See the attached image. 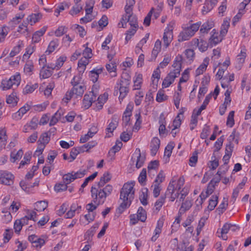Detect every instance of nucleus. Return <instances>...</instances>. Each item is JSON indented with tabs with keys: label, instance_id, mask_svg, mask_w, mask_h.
Wrapping results in <instances>:
<instances>
[{
	"label": "nucleus",
	"instance_id": "obj_1",
	"mask_svg": "<svg viewBox=\"0 0 251 251\" xmlns=\"http://www.w3.org/2000/svg\"><path fill=\"white\" fill-rule=\"evenodd\" d=\"M134 182L126 183L124 184L121 190L120 200L122 201L118 208V210L121 213L127 208L131 204L134 198Z\"/></svg>",
	"mask_w": 251,
	"mask_h": 251
},
{
	"label": "nucleus",
	"instance_id": "obj_2",
	"mask_svg": "<svg viewBox=\"0 0 251 251\" xmlns=\"http://www.w3.org/2000/svg\"><path fill=\"white\" fill-rule=\"evenodd\" d=\"M81 78L79 76H75L71 81V84L73 88L68 91L64 97L62 99V101L67 103L71 99H77L82 96L84 91L86 90L85 85L80 82Z\"/></svg>",
	"mask_w": 251,
	"mask_h": 251
},
{
	"label": "nucleus",
	"instance_id": "obj_3",
	"mask_svg": "<svg viewBox=\"0 0 251 251\" xmlns=\"http://www.w3.org/2000/svg\"><path fill=\"white\" fill-rule=\"evenodd\" d=\"M112 190L113 187L109 184L102 189L92 186L91 190L92 201L97 205L103 203L106 197L111 194Z\"/></svg>",
	"mask_w": 251,
	"mask_h": 251
},
{
	"label": "nucleus",
	"instance_id": "obj_4",
	"mask_svg": "<svg viewBox=\"0 0 251 251\" xmlns=\"http://www.w3.org/2000/svg\"><path fill=\"white\" fill-rule=\"evenodd\" d=\"M201 24V22H199L189 25H183L182 26V30L178 36V41L182 42L189 40L199 30Z\"/></svg>",
	"mask_w": 251,
	"mask_h": 251
},
{
	"label": "nucleus",
	"instance_id": "obj_5",
	"mask_svg": "<svg viewBox=\"0 0 251 251\" xmlns=\"http://www.w3.org/2000/svg\"><path fill=\"white\" fill-rule=\"evenodd\" d=\"M130 81L126 78H122L119 81L117 82L115 86V91H119L120 95L119 100H123L127 95L129 92Z\"/></svg>",
	"mask_w": 251,
	"mask_h": 251
},
{
	"label": "nucleus",
	"instance_id": "obj_6",
	"mask_svg": "<svg viewBox=\"0 0 251 251\" xmlns=\"http://www.w3.org/2000/svg\"><path fill=\"white\" fill-rule=\"evenodd\" d=\"M21 76L19 74L12 75L8 79L2 80L1 82V87L2 90H7L11 88L13 86L17 87L20 83Z\"/></svg>",
	"mask_w": 251,
	"mask_h": 251
},
{
	"label": "nucleus",
	"instance_id": "obj_7",
	"mask_svg": "<svg viewBox=\"0 0 251 251\" xmlns=\"http://www.w3.org/2000/svg\"><path fill=\"white\" fill-rule=\"evenodd\" d=\"M185 179L183 176H180L179 178L174 176L170 181L167 188V190L169 193H172V191H178L183 186Z\"/></svg>",
	"mask_w": 251,
	"mask_h": 251
},
{
	"label": "nucleus",
	"instance_id": "obj_8",
	"mask_svg": "<svg viewBox=\"0 0 251 251\" xmlns=\"http://www.w3.org/2000/svg\"><path fill=\"white\" fill-rule=\"evenodd\" d=\"M86 173L87 171L84 170L75 173L73 172L71 173H68L63 176V180L64 182L68 185L75 179L83 177L86 175Z\"/></svg>",
	"mask_w": 251,
	"mask_h": 251
},
{
	"label": "nucleus",
	"instance_id": "obj_9",
	"mask_svg": "<svg viewBox=\"0 0 251 251\" xmlns=\"http://www.w3.org/2000/svg\"><path fill=\"white\" fill-rule=\"evenodd\" d=\"M14 175L6 170H0V184L10 186L14 183Z\"/></svg>",
	"mask_w": 251,
	"mask_h": 251
},
{
	"label": "nucleus",
	"instance_id": "obj_10",
	"mask_svg": "<svg viewBox=\"0 0 251 251\" xmlns=\"http://www.w3.org/2000/svg\"><path fill=\"white\" fill-rule=\"evenodd\" d=\"M145 160V156L141 154L139 149H136L131 157L132 165L135 164L136 168L139 169L143 166Z\"/></svg>",
	"mask_w": 251,
	"mask_h": 251
},
{
	"label": "nucleus",
	"instance_id": "obj_11",
	"mask_svg": "<svg viewBox=\"0 0 251 251\" xmlns=\"http://www.w3.org/2000/svg\"><path fill=\"white\" fill-rule=\"evenodd\" d=\"M173 27L172 25H169L165 29L163 37V41L164 46L166 48L169 47L171 42L172 41L173 39Z\"/></svg>",
	"mask_w": 251,
	"mask_h": 251
},
{
	"label": "nucleus",
	"instance_id": "obj_12",
	"mask_svg": "<svg viewBox=\"0 0 251 251\" xmlns=\"http://www.w3.org/2000/svg\"><path fill=\"white\" fill-rule=\"evenodd\" d=\"M192 44L197 46L199 50L201 52L205 51L208 48L209 43H207L205 40H203L201 36L200 37V39L194 38L192 40Z\"/></svg>",
	"mask_w": 251,
	"mask_h": 251
},
{
	"label": "nucleus",
	"instance_id": "obj_13",
	"mask_svg": "<svg viewBox=\"0 0 251 251\" xmlns=\"http://www.w3.org/2000/svg\"><path fill=\"white\" fill-rule=\"evenodd\" d=\"M96 100V96L93 92H90L88 94H86L83 100V106L85 109L89 108L92 105L93 102Z\"/></svg>",
	"mask_w": 251,
	"mask_h": 251
},
{
	"label": "nucleus",
	"instance_id": "obj_14",
	"mask_svg": "<svg viewBox=\"0 0 251 251\" xmlns=\"http://www.w3.org/2000/svg\"><path fill=\"white\" fill-rule=\"evenodd\" d=\"M30 106L28 104H25L17 112L12 114L13 119L18 121L22 119L23 116L30 109Z\"/></svg>",
	"mask_w": 251,
	"mask_h": 251
},
{
	"label": "nucleus",
	"instance_id": "obj_15",
	"mask_svg": "<svg viewBox=\"0 0 251 251\" xmlns=\"http://www.w3.org/2000/svg\"><path fill=\"white\" fill-rule=\"evenodd\" d=\"M28 240L32 243L33 247L36 249L41 248L45 243V241L43 239L39 238L34 234L29 236Z\"/></svg>",
	"mask_w": 251,
	"mask_h": 251
},
{
	"label": "nucleus",
	"instance_id": "obj_16",
	"mask_svg": "<svg viewBox=\"0 0 251 251\" xmlns=\"http://www.w3.org/2000/svg\"><path fill=\"white\" fill-rule=\"evenodd\" d=\"M179 75L176 74L175 73L171 71L170 73L167 75L163 81V87L167 88L169 87L174 82L175 78Z\"/></svg>",
	"mask_w": 251,
	"mask_h": 251
},
{
	"label": "nucleus",
	"instance_id": "obj_17",
	"mask_svg": "<svg viewBox=\"0 0 251 251\" xmlns=\"http://www.w3.org/2000/svg\"><path fill=\"white\" fill-rule=\"evenodd\" d=\"M131 115V109L127 107L124 113L123 116V125L128 130L130 126V118Z\"/></svg>",
	"mask_w": 251,
	"mask_h": 251
},
{
	"label": "nucleus",
	"instance_id": "obj_18",
	"mask_svg": "<svg viewBox=\"0 0 251 251\" xmlns=\"http://www.w3.org/2000/svg\"><path fill=\"white\" fill-rule=\"evenodd\" d=\"M182 63V57L181 55H177L172 65L174 70L172 72L175 73L176 74L179 75L181 70V65Z\"/></svg>",
	"mask_w": 251,
	"mask_h": 251
},
{
	"label": "nucleus",
	"instance_id": "obj_19",
	"mask_svg": "<svg viewBox=\"0 0 251 251\" xmlns=\"http://www.w3.org/2000/svg\"><path fill=\"white\" fill-rule=\"evenodd\" d=\"M218 0H205L202 9L203 14H205L210 11L217 4Z\"/></svg>",
	"mask_w": 251,
	"mask_h": 251
},
{
	"label": "nucleus",
	"instance_id": "obj_20",
	"mask_svg": "<svg viewBox=\"0 0 251 251\" xmlns=\"http://www.w3.org/2000/svg\"><path fill=\"white\" fill-rule=\"evenodd\" d=\"M192 206V201L190 197H187L186 200L181 202V205L179 209V213L181 214L190 209Z\"/></svg>",
	"mask_w": 251,
	"mask_h": 251
},
{
	"label": "nucleus",
	"instance_id": "obj_21",
	"mask_svg": "<svg viewBox=\"0 0 251 251\" xmlns=\"http://www.w3.org/2000/svg\"><path fill=\"white\" fill-rule=\"evenodd\" d=\"M160 140L157 137H154L151 141L150 144L151 153L152 156L156 155L160 147Z\"/></svg>",
	"mask_w": 251,
	"mask_h": 251
},
{
	"label": "nucleus",
	"instance_id": "obj_22",
	"mask_svg": "<svg viewBox=\"0 0 251 251\" xmlns=\"http://www.w3.org/2000/svg\"><path fill=\"white\" fill-rule=\"evenodd\" d=\"M212 35L209 39V45L211 46H215L222 40V38L218 32H216L215 29L211 31Z\"/></svg>",
	"mask_w": 251,
	"mask_h": 251
},
{
	"label": "nucleus",
	"instance_id": "obj_23",
	"mask_svg": "<svg viewBox=\"0 0 251 251\" xmlns=\"http://www.w3.org/2000/svg\"><path fill=\"white\" fill-rule=\"evenodd\" d=\"M163 226V221L162 220H159L157 222V226L154 231V234L151 237L152 241H155L159 237L160 234L162 231V228Z\"/></svg>",
	"mask_w": 251,
	"mask_h": 251
},
{
	"label": "nucleus",
	"instance_id": "obj_24",
	"mask_svg": "<svg viewBox=\"0 0 251 251\" xmlns=\"http://www.w3.org/2000/svg\"><path fill=\"white\" fill-rule=\"evenodd\" d=\"M142 75L141 74H136L134 79V85L133 86V90H141L142 84Z\"/></svg>",
	"mask_w": 251,
	"mask_h": 251
},
{
	"label": "nucleus",
	"instance_id": "obj_25",
	"mask_svg": "<svg viewBox=\"0 0 251 251\" xmlns=\"http://www.w3.org/2000/svg\"><path fill=\"white\" fill-rule=\"evenodd\" d=\"M25 14L23 13L17 14L8 23L9 27L13 29L15 26L19 24L21 20L24 17Z\"/></svg>",
	"mask_w": 251,
	"mask_h": 251
},
{
	"label": "nucleus",
	"instance_id": "obj_26",
	"mask_svg": "<svg viewBox=\"0 0 251 251\" xmlns=\"http://www.w3.org/2000/svg\"><path fill=\"white\" fill-rule=\"evenodd\" d=\"M64 112L63 109H59L56 111L54 114L51 117L50 121V126H52L55 125L61 118V116L63 115Z\"/></svg>",
	"mask_w": 251,
	"mask_h": 251
},
{
	"label": "nucleus",
	"instance_id": "obj_27",
	"mask_svg": "<svg viewBox=\"0 0 251 251\" xmlns=\"http://www.w3.org/2000/svg\"><path fill=\"white\" fill-rule=\"evenodd\" d=\"M103 70V68L99 69H94L89 72V77L93 82L97 81L99 75L101 74Z\"/></svg>",
	"mask_w": 251,
	"mask_h": 251
},
{
	"label": "nucleus",
	"instance_id": "obj_28",
	"mask_svg": "<svg viewBox=\"0 0 251 251\" xmlns=\"http://www.w3.org/2000/svg\"><path fill=\"white\" fill-rule=\"evenodd\" d=\"M209 59L208 57H206L204 59L202 63L196 71V75H199L203 73V72L206 70L208 65L209 64Z\"/></svg>",
	"mask_w": 251,
	"mask_h": 251
},
{
	"label": "nucleus",
	"instance_id": "obj_29",
	"mask_svg": "<svg viewBox=\"0 0 251 251\" xmlns=\"http://www.w3.org/2000/svg\"><path fill=\"white\" fill-rule=\"evenodd\" d=\"M159 166V162L157 160L151 161L148 166V174L149 175H153L156 173Z\"/></svg>",
	"mask_w": 251,
	"mask_h": 251
},
{
	"label": "nucleus",
	"instance_id": "obj_30",
	"mask_svg": "<svg viewBox=\"0 0 251 251\" xmlns=\"http://www.w3.org/2000/svg\"><path fill=\"white\" fill-rule=\"evenodd\" d=\"M213 24L212 22L207 21L201 25V28L200 29V33L201 35L207 33L208 31L213 27Z\"/></svg>",
	"mask_w": 251,
	"mask_h": 251
},
{
	"label": "nucleus",
	"instance_id": "obj_31",
	"mask_svg": "<svg viewBox=\"0 0 251 251\" xmlns=\"http://www.w3.org/2000/svg\"><path fill=\"white\" fill-rule=\"evenodd\" d=\"M230 19L226 18L224 19L221 27L220 33L222 36H225L227 32L230 25Z\"/></svg>",
	"mask_w": 251,
	"mask_h": 251
},
{
	"label": "nucleus",
	"instance_id": "obj_32",
	"mask_svg": "<svg viewBox=\"0 0 251 251\" xmlns=\"http://www.w3.org/2000/svg\"><path fill=\"white\" fill-rule=\"evenodd\" d=\"M118 124V121L116 117H112L111 122L108 124L106 129V131L109 133H112L113 131L116 128Z\"/></svg>",
	"mask_w": 251,
	"mask_h": 251
},
{
	"label": "nucleus",
	"instance_id": "obj_33",
	"mask_svg": "<svg viewBox=\"0 0 251 251\" xmlns=\"http://www.w3.org/2000/svg\"><path fill=\"white\" fill-rule=\"evenodd\" d=\"M105 67L107 71L110 74L111 77L117 76V66L114 62L111 61L110 63L107 64Z\"/></svg>",
	"mask_w": 251,
	"mask_h": 251
},
{
	"label": "nucleus",
	"instance_id": "obj_34",
	"mask_svg": "<svg viewBox=\"0 0 251 251\" xmlns=\"http://www.w3.org/2000/svg\"><path fill=\"white\" fill-rule=\"evenodd\" d=\"M135 0H126L125 6L126 14L125 15H133L132 13L133 6L135 4Z\"/></svg>",
	"mask_w": 251,
	"mask_h": 251
},
{
	"label": "nucleus",
	"instance_id": "obj_35",
	"mask_svg": "<svg viewBox=\"0 0 251 251\" xmlns=\"http://www.w3.org/2000/svg\"><path fill=\"white\" fill-rule=\"evenodd\" d=\"M111 176L108 172L104 173L98 183L99 188H102L105 183L111 179Z\"/></svg>",
	"mask_w": 251,
	"mask_h": 251
},
{
	"label": "nucleus",
	"instance_id": "obj_36",
	"mask_svg": "<svg viewBox=\"0 0 251 251\" xmlns=\"http://www.w3.org/2000/svg\"><path fill=\"white\" fill-rule=\"evenodd\" d=\"M159 123L160 124L159 128V132L160 135H163L166 134V122L165 118L163 114H161L159 117Z\"/></svg>",
	"mask_w": 251,
	"mask_h": 251
},
{
	"label": "nucleus",
	"instance_id": "obj_37",
	"mask_svg": "<svg viewBox=\"0 0 251 251\" xmlns=\"http://www.w3.org/2000/svg\"><path fill=\"white\" fill-rule=\"evenodd\" d=\"M59 41L57 39L52 40L49 44L46 53L48 54L52 52L58 46Z\"/></svg>",
	"mask_w": 251,
	"mask_h": 251
},
{
	"label": "nucleus",
	"instance_id": "obj_38",
	"mask_svg": "<svg viewBox=\"0 0 251 251\" xmlns=\"http://www.w3.org/2000/svg\"><path fill=\"white\" fill-rule=\"evenodd\" d=\"M42 15L40 13L32 14L27 18V22L31 25H33L38 22L41 18Z\"/></svg>",
	"mask_w": 251,
	"mask_h": 251
},
{
	"label": "nucleus",
	"instance_id": "obj_39",
	"mask_svg": "<svg viewBox=\"0 0 251 251\" xmlns=\"http://www.w3.org/2000/svg\"><path fill=\"white\" fill-rule=\"evenodd\" d=\"M127 21L130 25V27H134L135 28H138L139 25L138 24L137 18L135 15H127Z\"/></svg>",
	"mask_w": 251,
	"mask_h": 251
},
{
	"label": "nucleus",
	"instance_id": "obj_40",
	"mask_svg": "<svg viewBox=\"0 0 251 251\" xmlns=\"http://www.w3.org/2000/svg\"><path fill=\"white\" fill-rule=\"evenodd\" d=\"M48 207V202L46 201H40L34 204V210L38 212L43 211Z\"/></svg>",
	"mask_w": 251,
	"mask_h": 251
},
{
	"label": "nucleus",
	"instance_id": "obj_41",
	"mask_svg": "<svg viewBox=\"0 0 251 251\" xmlns=\"http://www.w3.org/2000/svg\"><path fill=\"white\" fill-rule=\"evenodd\" d=\"M232 226L230 224L226 223L223 226L221 231V235H219V237H221L223 240H226L227 239L226 234L228 233L230 228Z\"/></svg>",
	"mask_w": 251,
	"mask_h": 251
},
{
	"label": "nucleus",
	"instance_id": "obj_42",
	"mask_svg": "<svg viewBox=\"0 0 251 251\" xmlns=\"http://www.w3.org/2000/svg\"><path fill=\"white\" fill-rule=\"evenodd\" d=\"M18 101V98L15 94L12 93L6 98V102L11 105V106H14L17 105Z\"/></svg>",
	"mask_w": 251,
	"mask_h": 251
},
{
	"label": "nucleus",
	"instance_id": "obj_43",
	"mask_svg": "<svg viewBox=\"0 0 251 251\" xmlns=\"http://www.w3.org/2000/svg\"><path fill=\"white\" fill-rule=\"evenodd\" d=\"M136 216L138 220L142 222H144L147 219L146 212L142 207L139 208Z\"/></svg>",
	"mask_w": 251,
	"mask_h": 251
},
{
	"label": "nucleus",
	"instance_id": "obj_44",
	"mask_svg": "<svg viewBox=\"0 0 251 251\" xmlns=\"http://www.w3.org/2000/svg\"><path fill=\"white\" fill-rule=\"evenodd\" d=\"M144 93L142 90L137 91L135 93L134 102L136 105L138 106L141 103L143 98L144 97Z\"/></svg>",
	"mask_w": 251,
	"mask_h": 251
},
{
	"label": "nucleus",
	"instance_id": "obj_45",
	"mask_svg": "<svg viewBox=\"0 0 251 251\" xmlns=\"http://www.w3.org/2000/svg\"><path fill=\"white\" fill-rule=\"evenodd\" d=\"M45 31V29H41L34 33L32 36V42L34 43L39 42L41 40V37L44 34Z\"/></svg>",
	"mask_w": 251,
	"mask_h": 251
},
{
	"label": "nucleus",
	"instance_id": "obj_46",
	"mask_svg": "<svg viewBox=\"0 0 251 251\" xmlns=\"http://www.w3.org/2000/svg\"><path fill=\"white\" fill-rule=\"evenodd\" d=\"M52 75V71L50 70L47 67H43L40 72V76L42 78H47Z\"/></svg>",
	"mask_w": 251,
	"mask_h": 251
},
{
	"label": "nucleus",
	"instance_id": "obj_47",
	"mask_svg": "<svg viewBox=\"0 0 251 251\" xmlns=\"http://www.w3.org/2000/svg\"><path fill=\"white\" fill-rule=\"evenodd\" d=\"M77 208H81V206H79L75 203L73 204L71 206L70 210L66 214L65 217L66 218H72L73 217Z\"/></svg>",
	"mask_w": 251,
	"mask_h": 251
},
{
	"label": "nucleus",
	"instance_id": "obj_48",
	"mask_svg": "<svg viewBox=\"0 0 251 251\" xmlns=\"http://www.w3.org/2000/svg\"><path fill=\"white\" fill-rule=\"evenodd\" d=\"M234 75L231 74L229 75L228 77H226L225 76L222 80L221 81V85L223 88H226L227 87L228 84L232 81L234 80Z\"/></svg>",
	"mask_w": 251,
	"mask_h": 251
},
{
	"label": "nucleus",
	"instance_id": "obj_49",
	"mask_svg": "<svg viewBox=\"0 0 251 251\" xmlns=\"http://www.w3.org/2000/svg\"><path fill=\"white\" fill-rule=\"evenodd\" d=\"M161 42L159 40H157L154 44V48L152 51V55L154 57H156L158 53L161 50Z\"/></svg>",
	"mask_w": 251,
	"mask_h": 251
},
{
	"label": "nucleus",
	"instance_id": "obj_50",
	"mask_svg": "<svg viewBox=\"0 0 251 251\" xmlns=\"http://www.w3.org/2000/svg\"><path fill=\"white\" fill-rule=\"evenodd\" d=\"M218 197L216 195H213L209 200L208 208L210 210H212L214 209L218 203Z\"/></svg>",
	"mask_w": 251,
	"mask_h": 251
},
{
	"label": "nucleus",
	"instance_id": "obj_51",
	"mask_svg": "<svg viewBox=\"0 0 251 251\" xmlns=\"http://www.w3.org/2000/svg\"><path fill=\"white\" fill-rule=\"evenodd\" d=\"M89 63V59L82 57L78 62V67L80 69V71H84L85 70L86 66Z\"/></svg>",
	"mask_w": 251,
	"mask_h": 251
},
{
	"label": "nucleus",
	"instance_id": "obj_52",
	"mask_svg": "<svg viewBox=\"0 0 251 251\" xmlns=\"http://www.w3.org/2000/svg\"><path fill=\"white\" fill-rule=\"evenodd\" d=\"M31 153L28 152H26L24 155L23 160L21 161L20 163L19 168H23L25 165L29 163L31 158Z\"/></svg>",
	"mask_w": 251,
	"mask_h": 251
},
{
	"label": "nucleus",
	"instance_id": "obj_53",
	"mask_svg": "<svg viewBox=\"0 0 251 251\" xmlns=\"http://www.w3.org/2000/svg\"><path fill=\"white\" fill-rule=\"evenodd\" d=\"M222 168H219L218 169V172H217L216 174L214 176V177L213 178V179L210 181L209 182L210 183L216 185L217 184H218L221 179V173H222Z\"/></svg>",
	"mask_w": 251,
	"mask_h": 251
},
{
	"label": "nucleus",
	"instance_id": "obj_54",
	"mask_svg": "<svg viewBox=\"0 0 251 251\" xmlns=\"http://www.w3.org/2000/svg\"><path fill=\"white\" fill-rule=\"evenodd\" d=\"M38 85L37 83L29 85L27 84L25 86L23 90V93L25 94H27L32 93L38 87Z\"/></svg>",
	"mask_w": 251,
	"mask_h": 251
},
{
	"label": "nucleus",
	"instance_id": "obj_55",
	"mask_svg": "<svg viewBox=\"0 0 251 251\" xmlns=\"http://www.w3.org/2000/svg\"><path fill=\"white\" fill-rule=\"evenodd\" d=\"M23 155L22 150H19L15 154L13 152L10 154V161L12 162H15L16 160L21 159Z\"/></svg>",
	"mask_w": 251,
	"mask_h": 251
},
{
	"label": "nucleus",
	"instance_id": "obj_56",
	"mask_svg": "<svg viewBox=\"0 0 251 251\" xmlns=\"http://www.w3.org/2000/svg\"><path fill=\"white\" fill-rule=\"evenodd\" d=\"M33 69V64L31 61H27L24 67V72L27 75H30Z\"/></svg>",
	"mask_w": 251,
	"mask_h": 251
},
{
	"label": "nucleus",
	"instance_id": "obj_57",
	"mask_svg": "<svg viewBox=\"0 0 251 251\" xmlns=\"http://www.w3.org/2000/svg\"><path fill=\"white\" fill-rule=\"evenodd\" d=\"M151 189L152 190L153 194L154 197H157L161 190V185L157 183H153L151 186Z\"/></svg>",
	"mask_w": 251,
	"mask_h": 251
},
{
	"label": "nucleus",
	"instance_id": "obj_58",
	"mask_svg": "<svg viewBox=\"0 0 251 251\" xmlns=\"http://www.w3.org/2000/svg\"><path fill=\"white\" fill-rule=\"evenodd\" d=\"M68 186L66 183H57L54 187V191L57 193L66 191L67 189Z\"/></svg>",
	"mask_w": 251,
	"mask_h": 251
},
{
	"label": "nucleus",
	"instance_id": "obj_59",
	"mask_svg": "<svg viewBox=\"0 0 251 251\" xmlns=\"http://www.w3.org/2000/svg\"><path fill=\"white\" fill-rule=\"evenodd\" d=\"M97 144V143L96 141H92L80 147V148H81V150H82V152L84 151H88L90 149L94 147Z\"/></svg>",
	"mask_w": 251,
	"mask_h": 251
},
{
	"label": "nucleus",
	"instance_id": "obj_60",
	"mask_svg": "<svg viewBox=\"0 0 251 251\" xmlns=\"http://www.w3.org/2000/svg\"><path fill=\"white\" fill-rule=\"evenodd\" d=\"M184 55L189 61H193L195 57L194 50L192 49H187L184 51Z\"/></svg>",
	"mask_w": 251,
	"mask_h": 251
},
{
	"label": "nucleus",
	"instance_id": "obj_61",
	"mask_svg": "<svg viewBox=\"0 0 251 251\" xmlns=\"http://www.w3.org/2000/svg\"><path fill=\"white\" fill-rule=\"evenodd\" d=\"M138 28L134 27H130L126 32V42H128L135 34Z\"/></svg>",
	"mask_w": 251,
	"mask_h": 251
},
{
	"label": "nucleus",
	"instance_id": "obj_62",
	"mask_svg": "<svg viewBox=\"0 0 251 251\" xmlns=\"http://www.w3.org/2000/svg\"><path fill=\"white\" fill-rule=\"evenodd\" d=\"M81 152H82L80 147L73 148L70 151V156L72 159L71 161L75 160L76 158V156Z\"/></svg>",
	"mask_w": 251,
	"mask_h": 251
},
{
	"label": "nucleus",
	"instance_id": "obj_63",
	"mask_svg": "<svg viewBox=\"0 0 251 251\" xmlns=\"http://www.w3.org/2000/svg\"><path fill=\"white\" fill-rule=\"evenodd\" d=\"M50 140V137L46 132L43 133L40 137L38 143H41L47 145Z\"/></svg>",
	"mask_w": 251,
	"mask_h": 251
},
{
	"label": "nucleus",
	"instance_id": "obj_64",
	"mask_svg": "<svg viewBox=\"0 0 251 251\" xmlns=\"http://www.w3.org/2000/svg\"><path fill=\"white\" fill-rule=\"evenodd\" d=\"M35 50V46L31 45L28 46L26 49L25 53L23 55V58H29L30 55L33 53Z\"/></svg>",
	"mask_w": 251,
	"mask_h": 251
}]
</instances>
